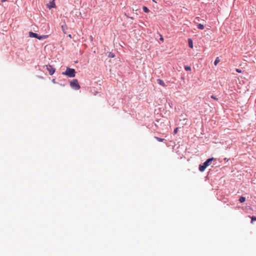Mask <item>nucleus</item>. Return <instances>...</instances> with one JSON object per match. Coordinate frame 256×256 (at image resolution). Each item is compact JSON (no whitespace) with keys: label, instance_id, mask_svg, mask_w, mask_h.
Here are the masks:
<instances>
[{"label":"nucleus","instance_id":"9","mask_svg":"<svg viewBox=\"0 0 256 256\" xmlns=\"http://www.w3.org/2000/svg\"><path fill=\"white\" fill-rule=\"evenodd\" d=\"M196 28L200 30H203L204 28V25L202 24H196Z\"/></svg>","mask_w":256,"mask_h":256},{"label":"nucleus","instance_id":"23","mask_svg":"<svg viewBox=\"0 0 256 256\" xmlns=\"http://www.w3.org/2000/svg\"><path fill=\"white\" fill-rule=\"evenodd\" d=\"M236 72H241V70H240V69H236Z\"/></svg>","mask_w":256,"mask_h":256},{"label":"nucleus","instance_id":"26","mask_svg":"<svg viewBox=\"0 0 256 256\" xmlns=\"http://www.w3.org/2000/svg\"><path fill=\"white\" fill-rule=\"evenodd\" d=\"M68 37L70 38H72V35L70 34H68Z\"/></svg>","mask_w":256,"mask_h":256},{"label":"nucleus","instance_id":"13","mask_svg":"<svg viewBox=\"0 0 256 256\" xmlns=\"http://www.w3.org/2000/svg\"><path fill=\"white\" fill-rule=\"evenodd\" d=\"M188 46H189L190 48H192V39L190 38H189L188 39Z\"/></svg>","mask_w":256,"mask_h":256},{"label":"nucleus","instance_id":"18","mask_svg":"<svg viewBox=\"0 0 256 256\" xmlns=\"http://www.w3.org/2000/svg\"><path fill=\"white\" fill-rule=\"evenodd\" d=\"M188 148H186V154H185V156H187L188 157V154H190V152H187L188 150Z\"/></svg>","mask_w":256,"mask_h":256},{"label":"nucleus","instance_id":"29","mask_svg":"<svg viewBox=\"0 0 256 256\" xmlns=\"http://www.w3.org/2000/svg\"><path fill=\"white\" fill-rule=\"evenodd\" d=\"M154 2H156L155 1V0H152Z\"/></svg>","mask_w":256,"mask_h":256},{"label":"nucleus","instance_id":"22","mask_svg":"<svg viewBox=\"0 0 256 256\" xmlns=\"http://www.w3.org/2000/svg\"><path fill=\"white\" fill-rule=\"evenodd\" d=\"M160 40H161L163 41V40H164V38H163L162 36H161V35H160Z\"/></svg>","mask_w":256,"mask_h":256},{"label":"nucleus","instance_id":"24","mask_svg":"<svg viewBox=\"0 0 256 256\" xmlns=\"http://www.w3.org/2000/svg\"><path fill=\"white\" fill-rule=\"evenodd\" d=\"M52 82H54V83H56V81H55V79H53L52 80Z\"/></svg>","mask_w":256,"mask_h":256},{"label":"nucleus","instance_id":"14","mask_svg":"<svg viewBox=\"0 0 256 256\" xmlns=\"http://www.w3.org/2000/svg\"><path fill=\"white\" fill-rule=\"evenodd\" d=\"M200 20V18L199 17H196L194 20H193V22L195 24H198V22Z\"/></svg>","mask_w":256,"mask_h":256},{"label":"nucleus","instance_id":"30","mask_svg":"<svg viewBox=\"0 0 256 256\" xmlns=\"http://www.w3.org/2000/svg\"><path fill=\"white\" fill-rule=\"evenodd\" d=\"M170 106H171V104H170V103H168Z\"/></svg>","mask_w":256,"mask_h":256},{"label":"nucleus","instance_id":"11","mask_svg":"<svg viewBox=\"0 0 256 256\" xmlns=\"http://www.w3.org/2000/svg\"><path fill=\"white\" fill-rule=\"evenodd\" d=\"M220 62V59L219 58H218V57H217V58H216V60H214V66H216V65H217V64H218Z\"/></svg>","mask_w":256,"mask_h":256},{"label":"nucleus","instance_id":"8","mask_svg":"<svg viewBox=\"0 0 256 256\" xmlns=\"http://www.w3.org/2000/svg\"><path fill=\"white\" fill-rule=\"evenodd\" d=\"M61 27H62V30L64 33V34H66V30H68V26L66 25V24H64L62 25Z\"/></svg>","mask_w":256,"mask_h":256},{"label":"nucleus","instance_id":"28","mask_svg":"<svg viewBox=\"0 0 256 256\" xmlns=\"http://www.w3.org/2000/svg\"><path fill=\"white\" fill-rule=\"evenodd\" d=\"M6 0H2V2H6Z\"/></svg>","mask_w":256,"mask_h":256},{"label":"nucleus","instance_id":"21","mask_svg":"<svg viewBox=\"0 0 256 256\" xmlns=\"http://www.w3.org/2000/svg\"><path fill=\"white\" fill-rule=\"evenodd\" d=\"M211 98H213V99L215 100H218V98H216V96H214V95H212V96H211Z\"/></svg>","mask_w":256,"mask_h":256},{"label":"nucleus","instance_id":"3","mask_svg":"<svg viewBox=\"0 0 256 256\" xmlns=\"http://www.w3.org/2000/svg\"><path fill=\"white\" fill-rule=\"evenodd\" d=\"M29 36L30 38H36L37 39L39 40L46 39L48 37V36L47 35H42V36H39L38 34L33 32H29Z\"/></svg>","mask_w":256,"mask_h":256},{"label":"nucleus","instance_id":"6","mask_svg":"<svg viewBox=\"0 0 256 256\" xmlns=\"http://www.w3.org/2000/svg\"><path fill=\"white\" fill-rule=\"evenodd\" d=\"M48 8L50 10L52 8H56V4L54 2V0H52L48 2V4H47Z\"/></svg>","mask_w":256,"mask_h":256},{"label":"nucleus","instance_id":"1","mask_svg":"<svg viewBox=\"0 0 256 256\" xmlns=\"http://www.w3.org/2000/svg\"><path fill=\"white\" fill-rule=\"evenodd\" d=\"M214 158H208L202 164H200L198 170L200 172H203L206 168L209 166L212 162Z\"/></svg>","mask_w":256,"mask_h":256},{"label":"nucleus","instance_id":"12","mask_svg":"<svg viewBox=\"0 0 256 256\" xmlns=\"http://www.w3.org/2000/svg\"><path fill=\"white\" fill-rule=\"evenodd\" d=\"M142 10H143L144 12H146V13H148L150 12L149 9L146 6H144L142 7Z\"/></svg>","mask_w":256,"mask_h":256},{"label":"nucleus","instance_id":"25","mask_svg":"<svg viewBox=\"0 0 256 256\" xmlns=\"http://www.w3.org/2000/svg\"><path fill=\"white\" fill-rule=\"evenodd\" d=\"M224 160L225 161H226V162H228V158H224Z\"/></svg>","mask_w":256,"mask_h":256},{"label":"nucleus","instance_id":"5","mask_svg":"<svg viewBox=\"0 0 256 256\" xmlns=\"http://www.w3.org/2000/svg\"><path fill=\"white\" fill-rule=\"evenodd\" d=\"M46 70L48 72L50 75V76L52 75L55 72V70H56L55 68H54L52 66H51L50 64H48V65H46Z\"/></svg>","mask_w":256,"mask_h":256},{"label":"nucleus","instance_id":"2","mask_svg":"<svg viewBox=\"0 0 256 256\" xmlns=\"http://www.w3.org/2000/svg\"><path fill=\"white\" fill-rule=\"evenodd\" d=\"M76 70L74 68H67L66 70L62 73L64 75H66L70 78H74L76 76Z\"/></svg>","mask_w":256,"mask_h":256},{"label":"nucleus","instance_id":"4","mask_svg":"<svg viewBox=\"0 0 256 256\" xmlns=\"http://www.w3.org/2000/svg\"><path fill=\"white\" fill-rule=\"evenodd\" d=\"M70 86L72 88L75 90H78L80 88L78 80L76 79H74L72 80V81L70 82Z\"/></svg>","mask_w":256,"mask_h":256},{"label":"nucleus","instance_id":"17","mask_svg":"<svg viewBox=\"0 0 256 256\" xmlns=\"http://www.w3.org/2000/svg\"><path fill=\"white\" fill-rule=\"evenodd\" d=\"M251 218H252L251 223H253V222L254 220H256V217H255V216H252L251 217Z\"/></svg>","mask_w":256,"mask_h":256},{"label":"nucleus","instance_id":"16","mask_svg":"<svg viewBox=\"0 0 256 256\" xmlns=\"http://www.w3.org/2000/svg\"><path fill=\"white\" fill-rule=\"evenodd\" d=\"M245 200L246 198L244 196H241L239 199V201L240 202H243L245 201Z\"/></svg>","mask_w":256,"mask_h":256},{"label":"nucleus","instance_id":"7","mask_svg":"<svg viewBox=\"0 0 256 256\" xmlns=\"http://www.w3.org/2000/svg\"><path fill=\"white\" fill-rule=\"evenodd\" d=\"M157 82L160 85L164 87H166V84H165L164 82L161 79H158Z\"/></svg>","mask_w":256,"mask_h":256},{"label":"nucleus","instance_id":"20","mask_svg":"<svg viewBox=\"0 0 256 256\" xmlns=\"http://www.w3.org/2000/svg\"><path fill=\"white\" fill-rule=\"evenodd\" d=\"M114 55L111 52H110L108 54V57H110V58H114Z\"/></svg>","mask_w":256,"mask_h":256},{"label":"nucleus","instance_id":"19","mask_svg":"<svg viewBox=\"0 0 256 256\" xmlns=\"http://www.w3.org/2000/svg\"><path fill=\"white\" fill-rule=\"evenodd\" d=\"M178 128H176L174 130V134H176L178 132Z\"/></svg>","mask_w":256,"mask_h":256},{"label":"nucleus","instance_id":"10","mask_svg":"<svg viewBox=\"0 0 256 256\" xmlns=\"http://www.w3.org/2000/svg\"><path fill=\"white\" fill-rule=\"evenodd\" d=\"M154 138L156 140L160 142H164V138H160L158 137V136H154Z\"/></svg>","mask_w":256,"mask_h":256},{"label":"nucleus","instance_id":"15","mask_svg":"<svg viewBox=\"0 0 256 256\" xmlns=\"http://www.w3.org/2000/svg\"><path fill=\"white\" fill-rule=\"evenodd\" d=\"M184 68L185 70L186 71H190L191 70V68L190 66H184Z\"/></svg>","mask_w":256,"mask_h":256},{"label":"nucleus","instance_id":"27","mask_svg":"<svg viewBox=\"0 0 256 256\" xmlns=\"http://www.w3.org/2000/svg\"><path fill=\"white\" fill-rule=\"evenodd\" d=\"M129 18H130V19L132 20H133L134 19V18L133 17H128Z\"/></svg>","mask_w":256,"mask_h":256}]
</instances>
